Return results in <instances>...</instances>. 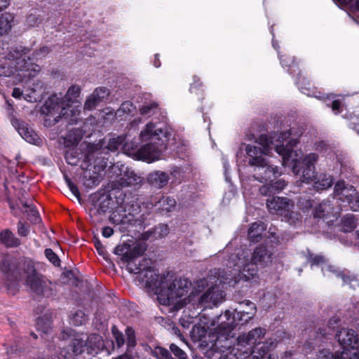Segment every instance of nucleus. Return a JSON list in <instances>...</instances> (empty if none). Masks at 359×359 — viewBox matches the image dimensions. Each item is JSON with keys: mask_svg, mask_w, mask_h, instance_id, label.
<instances>
[{"mask_svg": "<svg viewBox=\"0 0 359 359\" xmlns=\"http://www.w3.org/2000/svg\"><path fill=\"white\" fill-rule=\"evenodd\" d=\"M273 143L275 144L276 151L282 156L283 165L290 168L295 175H300L302 182L313 183L317 191L330 188L333 184V177L326 173L316 174L314 171V164L318 161V156L311 153L304 156L302 151L283 148L284 140L275 138Z\"/></svg>", "mask_w": 359, "mask_h": 359, "instance_id": "f03ea898", "label": "nucleus"}, {"mask_svg": "<svg viewBox=\"0 0 359 359\" xmlns=\"http://www.w3.org/2000/svg\"><path fill=\"white\" fill-rule=\"evenodd\" d=\"M170 133L167 128H156L152 123H147L140 134L142 142L149 141L137 149V159L148 163L161 158L166 149L167 142Z\"/></svg>", "mask_w": 359, "mask_h": 359, "instance_id": "6e6552de", "label": "nucleus"}, {"mask_svg": "<svg viewBox=\"0 0 359 359\" xmlns=\"http://www.w3.org/2000/svg\"><path fill=\"white\" fill-rule=\"evenodd\" d=\"M88 341L89 344H90L92 341H94L95 343V346L97 347H100V346L102 344L101 337L97 334H91L88 338Z\"/></svg>", "mask_w": 359, "mask_h": 359, "instance_id": "3c124183", "label": "nucleus"}, {"mask_svg": "<svg viewBox=\"0 0 359 359\" xmlns=\"http://www.w3.org/2000/svg\"><path fill=\"white\" fill-rule=\"evenodd\" d=\"M9 0H0V11L6 8L8 5Z\"/></svg>", "mask_w": 359, "mask_h": 359, "instance_id": "052dcab7", "label": "nucleus"}, {"mask_svg": "<svg viewBox=\"0 0 359 359\" xmlns=\"http://www.w3.org/2000/svg\"><path fill=\"white\" fill-rule=\"evenodd\" d=\"M111 331L118 347L122 346L125 343V339L123 334L121 332H119V330L117 329L116 326L112 327Z\"/></svg>", "mask_w": 359, "mask_h": 359, "instance_id": "79ce46f5", "label": "nucleus"}, {"mask_svg": "<svg viewBox=\"0 0 359 359\" xmlns=\"http://www.w3.org/2000/svg\"><path fill=\"white\" fill-rule=\"evenodd\" d=\"M346 202L348 207L353 211H358L359 210V194L356 191L354 196H351Z\"/></svg>", "mask_w": 359, "mask_h": 359, "instance_id": "a19ab883", "label": "nucleus"}, {"mask_svg": "<svg viewBox=\"0 0 359 359\" xmlns=\"http://www.w3.org/2000/svg\"><path fill=\"white\" fill-rule=\"evenodd\" d=\"M114 233V230L109 226H105L102 229V235L106 238H109Z\"/></svg>", "mask_w": 359, "mask_h": 359, "instance_id": "5fc2aeb1", "label": "nucleus"}, {"mask_svg": "<svg viewBox=\"0 0 359 359\" xmlns=\"http://www.w3.org/2000/svg\"><path fill=\"white\" fill-rule=\"evenodd\" d=\"M24 273L26 276V284L30 289L37 294L46 293L47 285L41 276L36 272L34 264L32 262H26L24 264Z\"/></svg>", "mask_w": 359, "mask_h": 359, "instance_id": "f8f14e48", "label": "nucleus"}, {"mask_svg": "<svg viewBox=\"0 0 359 359\" xmlns=\"http://www.w3.org/2000/svg\"><path fill=\"white\" fill-rule=\"evenodd\" d=\"M80 93L81 88L73 85L63 97L57 95L48 97L41 108L42 114L46 115L45 126H52L60 121L69 124L75 123L80 114L81 103L77 100Z\"/></svg>", "mask_w": 359, "mask_h": 359, "instance_id": "20e7f679", "label": "nucleus"}, {"mask_svg": "<svg viewBox=\"0 0 359 359\" xmlns=\"http://www.w3.org/2000/svg\"><path fill=\"white\" fill-rule=\"evenodd\" d=\"M109 95V90L104 87L97 88L93 93L87 98L84 109L91 110L100 102H102Z\"/></svg>", "mask_w": 359, "mask_h": 359, "instance_id": "412c9836", "label": "nucleus"}, {"mask_svg": "<svg viewBox=\"0 0 359 359\" xmlns=\"http://www.w3.org/2000/svg\"><path fill=\"white\" fill-rule=\"evenodd\" d=\"M192 334L198 339H200L205 335V327L198 325H194L192 328Z\"/></svg>", "mask_w": 359, "mask_h": 359, "instance_id": "a18cd8bd", "label": "nucleus"}, {"mask_svg": "<svg viewBox=\"0 0 359 359\" xmlns=\"http://www.w3.org/2000/svg\"><path fill=\"white\" fill-rule=\"evenodd\" d=\"M45 255L47 259L55 266L60 264V259L57 255L50 248L46 249Z\"/></svg>", "mask_w": 359, "mask_h": 359, "instance_id": "c03bdc74", "label": "nucleus"}, {"mask_svg": "<svg viewBox=\"0 0 359 359\" xmlns=\"http://www.w3.org/2000/svg\"><path fill=\"white\" fill-rule=\"evenodd\" d=\"M293 353L292 351H286L284 353L283 359H290Z\"/></svg>", "mask_w": 359, "mask_h": 359, "instance_id": "338daca9", "label": "nucleus"}, {"mask_svg": "<svg viewBox=\"0 0 359 359\" xmlns=\"http://www.w3.org/2000/svg\"><path fill=\"white\" fill-rule=\"evenodd\" d=\"M86 320V316L82 311H76L71 318V323L75 326L83 324Z\"/></svg>", "mask_w": 359, "mask_h": 359, "instance_id": "c9c22d12", "label": "nucleus"}, {"mask_svg": "<svg viewBox=\"0 0 359 359\" xmlns=\"http://www.w3.org/2000/svg\"><path fill=\"white\" fill-rule=\"evenodd\" d=\"M336 339L339 344L344 349V351L349 354L354 351H358L359 346V339L358 334L352 329L342 328L336 334Z\"/></svg>", "mask_w": 359, "mask_h": 359, "instance_id": "4468645a", "label": "nucleus"}, {"mask_svg": "<svg viewBox=\"0 0 359 359\" xmlns=\"http://www.w3.org/2000/svg\"><path fill=\"white\" fill-rule=\"evenodd\" d=\"M10 269H8V266L6 264V262H0V271L3 272H8Z\"/></svg>", "mask_w": 359, "mask_h": 359, "instance_id": "e2e57ef3", "label": "nucleus"}, {"mask_svg": "<svg viewBox=\"0 0 359 359\" xmlns=\"http://www.w3.org/2000/svg\"><path fill=\"white\" fill-rule=\"evenodd\" d=\"M216 275L218 276L217 279H215V276L214 278L210 276L209 280L203 278L198 280L187 299H185L184 300L187 302H195V297L202 293L197 299V302L201 307L212 308L220 304L224 299V294L219 285L231 283V281L236 283L238 278L234 277V273L233 274L232 271L228 273L227 272L218 271V272H215Z\"/></svg>", "mask_w": 359, "mask_h": 359, "instance_id": "423d86ee", "label": "nucleus"}, {"mask_svg": "<svg viewBox=\"0 0 359 359\" xmlns=\"http://www.w3.org/2000/svg\"><path fill=\"white\" fill-rule=\"evenodd\" d=\"M331 107L332 110L335 112V114H338L340 111L341 108V102L339 100H334L332 102Z\"/></svg>", "mask_w": 359, "mask_h": 359, "instance_id": "6e6d98bb", "label": "nucleus"}, {"mask_svg": "<svg viewBox=\"0 0 359 359\" xmlns=\"http://www.w3.org/2000/svg\"><path fill=\"white\" fill-rule=\"evenodd\" d=\"M309 261L313 265H318L325 262V258L321 255H311L309 258Z\"/></svg>", "mask_w": 359, "mask_h": 359, "instance_id": "09e8293b", "label": "nucleus"}, {"mask_svg": "<svg viewBox=\"0 0 359 359\" xmlns=\"http://www.w3.org/2000/svg\"><path fill=\"white\" fill-rule=\"evenodd\" d=\"M13 126L16 128L20 135L27 142L37 144L39 139L36 133L26 123L18 119L13 121Z\"/></svg>", "mask_w": 359, "mask_h": 359, "instance_id": "f3484780", "label": "nucleus"}, {"mask_svg": "<svg viewBox=\"0 0 359 359\" xmlns=\"http://www.w3.org/2000/svg\"><path fill=\"white\" fill-rule=\"evenodd\" d=\"M135 109V107L133 104L129 101L123 102L121 107L117 109L116 114L121 116L123 114H130L133 112Z\"/></svg>", "mask_w": 359, "mask_h": 359, "instance_id": "72a5a7b5", "label": "nucleus"}, {"mask_svg": "<svg viewBox=\"0 0 359 359\" xmlns=\"http://www.w3.org/2000/svg\"><path fill=\"white\" fill-rule=\"evenodd\" d=\"M146 250L144 243H137L131 247L128 243L117 245L114 253L121 256V261L126 264V269L130 273L137 274L135 278L139 285L155 292L160 290V283L165 275L157 273L156 269L151 266V260L143 259L137 264L135 259L142 256Z\"/></svg>", "mask_w": 359, "mask_h": 359, "instance_id": "7ed1b4c3", "label": "nucleus"}, {"mask_svg": "<svg viewBox=\"0 0 359 359\" xmlns=\"http://www.w3.org/2000/svg\"><path fill=\"white\" fill-rule=\"evenodd\" d=\"M151 353L157 359H174L169 351L161 346H156Z\"/></svg>", "mask_w": 359, "mask_h": 359, "instance_id": "2f4dec72", "label": "nucleus"}, {"mask_svg": "<svg viewBox=\"0 0 359 359\" xmlns=\"http://www.w3.org/2000/svg\"><path fill=\"white\" fill-rule=\"evenodd\" d=\"M29 226L19 222L18 224V233L21 236H27L29 233Z\"/></svg>", "mask_w": 359, "mask_h": 359, "instance_id": "49530a36", "label": "nucleus"}, {"mask_svg": "<svg viewBox=\"0 0 359 359\" xmlns=\"http://www.w3.org/2000/svg\"><path fill=\"white\" fill-rule=\"evenodd\" d=\"M169 231L166 224H160L156 228V233L160 237H164L168 235Z\"/></svg>", "mask_w": 359, "mask_h": 359, "instance_id": "de8ad7c7", "label": "nucleus"}, {"mask_svg": "<svg viewBox=\"0 0 359 359\" xmlns=\"http://www.w3.org/2000/svg\"><path fill=\"white\" fill-rule=\"evenodd\" d=\"M356 225V222L353 216H348L344 218L343 222V228L344 231H351Z\"/></svg>", "mask_w": 359, "mask_h": 359, "instance_id": "58836bf2", "label": "nucleus"}, {"mask_svg": "<svg viewBox=\"0 0 359 359\" xmlns=\"http://www.w3.org/2000/svg\"><path fill=\"white\" fill-rule=\"evenodd\" d=\"M122 149L126 154L131 156H135L137 158V144L129 142H123Z\"/></svg>", "mask_w": 359, "mask_h": 359, "instance_id": "e433bc0d", "label": "nucleus"}, {"mask_svg": "<svg viewBox=\"0 0 359 359\" xmlns=\"http://www.w3.org/2000/svg\"><path fill=\"white\" fill-rule=\"evenodd\" d=\"M22 205L25 208H26L25 212L27 213L29 220L34 223H38L40 222L41 219L39 212L32 203H29L28 201H22Z\"/></svg>", "mask_w": 359, "mask_h": 359, "instance_id": "c85d7f7f", "label": "nucleus"}, {"mask_svg": "<svg viewBox=\"0 0 359 359\" xmlns=\"http://www.w3.org/2000/svg\"><path fill=\"white\" fill-rule=\"evenodd\" d=\"M126 334L127 336L128 349L134 348L136 346V338L134 330L128 327L126 330Z\"/></svg>", "mask_w": 359, "mask_h": 359, "instance_id": "4c0bfd02", "label": "nucleus"}, {"mask_svg": "<svg viewBox=\"0 0 359 359\" xmlns=\"http://www.w3.org/2000/svg\"><path fill=\"white\" fill-rule=\"evenodd\" d=\"M106 202L107 201H105L102 202H96L93 204V207L90 210V216L91 217H95L96 222H100L102 219V215H103L107 210L108 205L105 204Z\"/></svg>", "mask_w": 359, "mask_h": 359, "instance_id": "cd10ccee", "label": "nucleus"}, {"mask_svg": "<svg viewBox=\"0 0 359 359\" xmlns=\"http://www.w3.org/2000/svg\"><path fill=\"white\" fill-rule=\"evenodd\" d=\"M23 95L22 91L19 88H15L12 92V96L15 98H20Z\"/></svg>", "mask_w": 359, "mask_h": 359, "instance_id": "13d9d810", "label": "nucleus"}, {"mask_svg": "<svg viewBox=\"0 0 359 359\" xmlns=\"http://www.w3.org/2000/svg\"><path fill=\"white\" fill-rule=\"evenodd\" d=\"M338 211H335L330 201H325L320 203L316 208L314 213L316 217H329L330 216H336Z\"/></svg>", "mask_w": 359, "mask_h": 359, "instance_id": "b1692460", "label": "nucleus"}, {"mask_svg": "<svg viewBox=\"0 0 359 359\" xmlns=\"http://www.w3.org/2000/svg\"><path fill=\"white\" fill-rule=\"evenodd\" d=\"M266 206L272 214H283L290 210L293 207V203L287 198L273 196L267 199Z\"/></svg>", "mask_w": 359, "mask_h": 359, "instance_id": "dca6fc26", "label": "nucleus"}, {"mask_svg": "<svg viewBox=\"0 0 359 359\" xmlns=\"http://www.w3.org/2000/svg\"><path fill=\"white\" fill-rule=\"evenodd\" d=\"M338 320H338L337 318H332V319L330 320V321L329 322V325L331 327V328H332V329H334V325H337V324Z\"/></svg>", "mask_w": 359, "mask_h": 359, "instance_id": "0e129e2a", "label": "nucleus"}, {"mask_svg": "<svg viewBox=\"0 0 359 359\" xmlns=\"http://www.w3.org/2000/svg\"><path fill=\"white\" fill-rule=\"evenodd\" d=\"M252 355L253 359H278L276 355L269 353V348L264 344L255 349Z\"/></svg>", "mask_w": 359, "mask_h": 359, "instance_id": "c756f323", "label": "nucleus"}, {"mask_svg": "<svg viewBox=\"0 0 359 359\" xmlns=\"http://www.w3.org/2000/svg\"><path fill=\"white\" fill-rule=\"evenodd\" d=\"M322 271L324 276H329L330 273L336 275L337 277H341L345 283H349L350 286L353 288L359 287V280L353 276H346L344 271H339L335 266L330 264H325L322 267Z\"/></svg>", "mask_w": 359, "mask_h": 359, "instance_id": "aec40b11", "label": "nucleus"}, {"mask_svg": "<svg viewBox=\"0 0 359 359\" xmlns=\"http://www.w3.org/2000/svg\"><path fill=\"white\" fill-rule=\"evenodd\" d=\"M36 19L34 15H29L27 19V22L30 26H34Z\"/></svg>", "mask_w": 359, "mask_h": 359, "instance_id": "bf43d9fd", "label": "nucleus"}, {"mask_svg": "<svg viewBox=\"0 0 359 359\" xmlns=\"http://www.w3.org/2000/svg\"><path fill=\"white\" fill-rule=\"evenodd\" d=\"M172 332H173L175 334H176L177 336H178V337L180 338V339H181L182 341H184V337L182 335V334L180 333V330H179L178 328H177V327H173V328H172Z\"/></svg>", "mask_w": 359, "mask_h": 359, "instance_id": "680f3d73", "label": "nucleus"}, {"mask_svg": "<svg viewBox=\"0 0 359 359\" xmlns=\"http://www.w3.org/2000/svg\"><path fill=\"white\" fill-rule=\"evenodd\" d=\"M158 109V104L156 102H152L143 105L140 109V113L142 116H151Z\"/></svg>", "mask_w": 359, "mask_h": 359, "instance_id": "f704fd0d", "label": "nucleus"}, {"mask_svg": "<svg viewBox=\"0 0 359 359\" xmlns=\"http://www.w3.org/2000/svg\"><path fill=\"white\" fill-rule=\"evenodd\" d=\"M125 142V137L122 136H118L116 137L111 138L109 140L107 144V149L111 151H115L120 148L122 149L123 142Z\"/></svg>", "mask_w": 359, "mask_h": 359, "instance_id": "7c9ffc66", "label": "nucleus"}, {"mask_svg": "<svg viewBox=\"0 0 359 359\" xmlns=\"http://www.w3.org/2000/svg\"><path fill=\"white\" fill-rule=\"evenodd\" d=\"M66 160L68 162V163H69V164H76V158H70V157L68 154L66 156Z\"/></svg>", "mask_w": 359, "mask_h": 359, "instance_id": "69168bd1", "label": "nucleus"}, {"mask_svg": "<svg viewBox=\"0 0 359 359\" xmlns=\"http://www.w3.org/2000/svg\"><path fill=\"white\" fill-rule=\"evenodd\" d=\"M318 359H343L342 355L339 357L330 352L327 349H323L319 352Z\"/></svg>", "mask_w": 359, "mask_h": 359, "instance_id": "37998d69", "label": "nucleus"}, {"mask_svg": "<svg viewBox=\"0 0 359 359\" xmlns=\"http://www.w3.org/2000/svg\"><path fill=\"white\" fill-rule=\"evenodd\" d=\"M170 180L168 174L165 172L156 170L149 174L148 183L154 188L161 189L165 187Z\"/></svg>", "mask_w": 359, "mask_h": 359, "instance_id": "5701e85b", "label": "nucleus"}, {"mask_svg": "<svg viewBox=\"0 0 359 359\" xmlns=\"http://www.w3.org/2000/svg\"><path fill=\"white\" fill-rule=\"evenodd\" d=\"M290 130L280 133H276L268 138L266 135H260L256 142L259 145L245 144V151L248 165L252 169V177L261 182H271L278 176L280 175V172L278 166L272 165L266 156H270L273 149L276 151L275 144L273 143L275 138H280L284 140L283 148L294 150L298 141L297 139L290 137ZM287 183L283 179H279L273 183L266 184L259 189L261 194L264 196L279 192L285 189Z\"/></svg>", "mask_w": 359, "mask_h": 359, "instance_id": "f257e3e1", "label": "nucleus"}, {"mask_svg": "<svg viewBox=\"0 0 359 359\" xmlns=\"http://www.w3.org/2000/svg\"><path fill=\"white\" fill-rule=\"evenodd\" d=\"M158 204L163 211L170 212L176 205V201L170 197H163L159 201Z\"/></svg>", "mask_w": 359, "mask_h": 359, "instance_id": "473e14b6", "label": "nucleus"}, {"mask_svg": "<svg viewBox=\"0 0 359 359\" xmlns=\"http://www.w3.org/2000/svg\"><path fill=\"white\" fill-rule=\"evenodd\" d=\"M49 53L47 47H42L32 54L30 57V50L23 46L11 47L6 55L4 62L0 65V75L9 76L18 73L20 77L31 79L36 76L41 71V66L32 60L42 59Z\"/></svg>", "mask_w": 359, "mask_h": 359, "instance_id": "39448f33", "label": "nucleus"}, {"mask_svg": "<svg viewBox=\"0 0 359 359\" xmlns=\"http://www.w3.org/2000/svg\"><path fill=\"white\" fill-rule=\"evenodd\" d=\"M160 285V290L157 292L158 301L162 305H170L187 294L192 284L187 278H177L168 272L163 276Z\"/></svg>", "mask_w": 359, "mask_h": 359, "instance_id": "9d476101", "label": "nucleus"}, {"mask_svg": "<svg viewBox=\"0 0 359 359\" xmlns=\"http://www.w3.org/2000/svg\"><path fill=\"white\" fill-rule=\"evenodd\" d=\"M25 99L29 102H37L41 99V95L36 94V90H33L31 94H25Z\"/></svg>", "mask_w": 359, "mask_h": 359, "instance_id": "8fccbe9b", "label": "nucleus"}, {"mask_svg": "<svg viewBox=\"0 0 359 359\" xmlns=\"http://www.w3.org/2000/svg\"><path fill=\"white\" fill-rule=\"evenodd\" d=\"M65 180L72 193L76 196L79 202L81 203V194L77 187L71 181V180L67 175H65Z\"/></svg>", "mask_w": 359, "mask_h": 359, "instance_id": "ea45409f", "label": "nucleus"}, {"mask_svg": "<svg viewBox=\"0 0 359 359\" xmlns=\"http://www.w3.org/2000/svg\"><path fill=\"white\" fill-rule=\"evenodd\" d=\"M342 358L343 359H359L358 351H354L351 353L350 356H348V353L345 351L342 352Z\"/></svg>", "mask_w": 359, "mask_h": 359, "instance_id": "603ef678", "label": "nucleus"}, {"mask_svg": "<svg viewBox=\"0 0 359 359\" xmlns=\"http://www.w3.org/2000/svg\"><path fill=\"white\" fill-rule=\"evenodd\" d=\"M265 228V225L263 222H254L252 224L248 230L249 239L252 242H258Z\"/></svg>", "mask_w": 359, "mask_h": 359, "instance_id": "a878e982", "label": "nucleus"}, {"mask_svg": "<svg viewBox=\"0 0 359 359\" xmlns=\"http://www.w3.org/2000/svg\"><path fill=\"white\" fill-rule=\"evenodd\" d=\"M114 359H129L128 355L125 353L121 355H119Z\"/></svg>", "mask_w": 359, "mask_h": 359, "instance_id": "774afa93", "label": "nucleus"}, {"mask_svg": "<svg viewBox=\"0 0 359 359\" xmlns=\"http://www.w3.org/2000/svg\"><path fill=\"white\" fill-rule=\"evenodd\" d=\"M70 332L72 331L70 330ZM66 332L65 331L62 333V337L63 340H67L65 338ZM72 333L69 335V346L71 348L72 352L62 350L60 355L57 356V359H65L71 357L72 355H78L83 352L84 347L87 344L86 339H84L83 336L81 335H73V337L71 338ZM55 359V358H53Z\"/></svg>", "mask_w": 359, "mask_h": 359, "instance_id": "2eb2a0df", "label": "nucleus"}, {"mask_svg": "<svg viewBox=\"0 0 359 359\" xmlns=\"http://www.w3.org/2000/svg\"><path fill=\"white\" fill-rule=\"evenodd\" d=\"M271 253L264 246H259L251 254L248 250H239L232 254L226 266L233 268L234 274L241 273V278L249 280L255 277L257 273V265L266 266L271 262Z\"/></svg>", "mask_w": 359, "mask_h": 359, "instance_id": "0eeeda50", "label": "nucleus"}, {"mask_svg": "<svg viewBox=\"0 0 359 359\" xmlns=\"http://www.w3.org/2000/svg\"><path fill=\"white\" fill-rule=\"evenodd\" d=\"M0 241L6 247L11 248L17 247L20 243L19 239L9 229H5L0 233Z\"/></svg>", "mask_w": 359, "mask_h": 359, "instance_id": "bb28decb", "label": "nucleus"}, {"mask_svg": "<svg viewBox=\"0 0 359 359\" xmlns=\"http://www.w3.org/2000/svg\"><path fill=\"white\" fill-rule=\"evenodd\" d=\"M14 15L10 13H4L0 15V36L8 34L12 29Z\"/></svg>", "mask_w": 359, "mask_h": 359, "instance_id": "393cba45", "label": "nucleus"}, {"mask_svg": "<svg viewBox=\"0 0 359 359\" xmlns=\"http://www.w3.org/2000/svg\"><path fill=\"white\" fill-rule=\"evenodd\" d=\"M84 185L89 187L93 188L98 185L99 182L98 180L94 177L93 180H87L83 182Z\"/></svg>", "mask_w": 359, "mask_h": 359, "instance_id": "864d4df0", "label": "nucleus"}, {"mask_svg": "<svg viewBox=\"0 0 359 359\" xmlns=\"http://www.w3.org/2000/svg\"><path fill=\"white\" fill-rule=\"evenodd\" d=\"M95 246L96 248L97 251L98 252V253L100 255H104V253H105L104 248L99 241H96L95 242Z\"/></svg>", "mask_w": 359, "mask_h": 359, "instance_id": "4d7b16f0", "label": "nucleus"}, {"mask_svg": "<svg viewBox=\"0 0 359 359\" xmlns=\"http://www.w3.org/2000/svg\"><path fill=\"white\" fill-rule=\"evenodd\" d=\"M111 177H114L122 187H131L139 184L141 180L133 171H130L123 165L114 164L111 167Z\"/></svg>", "mask_w": 359, "mask_h": 359, "instance_id": "ddd939ff", "label": "nucleus"}, {"mask_svg": "<svg viewBox=\"0 0 359 359\" xmlns=\"http://www.w3.org/2000/svg\"><path fill=\"white\" fill-rule=\"evenodd\" d=\"M241 306L245 305L248 306V311L244 309H235L231 317L229 311H226L224 314H221L212 320L210 325H205L208 329L215 330L218 335V340H222L223 338L228 339L232 337L231 332L234 327L241 324H245L255 316L257 307L254 303L250 300H245L240 303Z\"/></svg>", "mask_w": 359, "mask_h": 359, "instance_id": "1a4fd4ad", "label": "nucleus"}, {"mask_svg": "<svg viewBox=\"0 0 359 359\" xmlns=\"http://www.w3.org/2000/svg\"><path fill=\"white\" fill-rule=\"evenodd\" d=\"M265 334V330L262 327H257L246 334L240 335L237 339V351L235 355L240 354L241 357L248 358L252 354V346L259 342Z\"/></svg>", "mask_w": 359, "mask_h": 359, "instance_id": "9b49d317", "label": "nucleus"}, {"mask_svg": "<svg viewBox=\"0 0 359 359\" xmlns=\"http://www.w3.org/2000/svg\"><path fill=\"white\" fill-rule=\"evenodd\" d=\"M13 126L16 128L20 135L27 142L37 144L39 139L36 133L26 123L18 119L13 121Z\"/></svg>", "mask_w": 359, "mask_h": 359, "instance_id": "a211bd4d", "label": "nucleus"}, {"mask_svg": "<svg viewBox=\"0 0 359 359\" xmlns=\"http://www.w3.org/2000/svg\"><path fill=\"white\" fill-rule=\"evenodd\" d=\"M13 126L16 128L20 135L27 142L37 144L39 139L36 133L26 123L18 119L13 121Z\"/></svg>", "mask_w": 359, "mask_h": 359, "instance_id": "6ab92c4d", "label": "nucleus"}, {"mask_svg": "<svg viewBox=\"0 0 359 359\" xmlns=\"http://www.w3.org/2000/svg\"><path fill=\"white\" fill-rule=\"evenodd\" d=\"M334 194L339 200L346 201L355 196L356 190L353 186L346 184L344 181H338L334 185Z\"/></svg>", "mask_w": 359, "mask_h": 359, "instance_id": "4be33fe9", "label": "nucleus"}]
</instances>
